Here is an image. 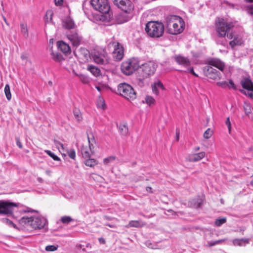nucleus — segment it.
<instances>
[{
	"instance_id": "nucleus-1",
	"label": "nucleus",
	"mask_w": 253,
	"mask_h": 253,
	"mask_svg": "<svg viewBox=\"0 0 253 253\" xmlns=\"http://www.w3.org/2000/svg\"><path fill=\"white\" fill-rule=\"evenodd\" d=\"M234 24L232 22H226L223 19H218L216 24V32L219 37H227L232 40L229 44L232 48L236 46L241 45L243 42V38L241 35L235 34L232 32Z\"/></svg>"
},
{
	"instance_id": "nucleus-2",
	"label": "nucleus",
	"mask_w": 253,
	"mask_h": 253,
	"mask_svg": "<svg viewBox=\"0 0 253 253\" xmlns=\"http://www.w3.org/2000/svg\"><path fill=\"white\" fill-rule=\"evenodd\" d=\"M166 30L170 34L177 35L181 33L184 29L185 23L180 16L170 15L165 20Z\"/></svg>"
},
{
	"instance_id": "nucleus-3",
	"label": "nucleus",
	"mask_w": 253,
	"mask_h": 253,
	"mask_svg": "<svg viewBox=\"0 0 253 253\" xmlns=\"http://www.w3.org/2000/svg\"><path fill=\"white\" fill-rule=\"evenodd\" d=\"M18 222L21 225L29 226L35 230L43 229L47 224V219L39 214L23 216Z\"/></svg>"
},
{
	"instance_id": "nucleus-4",
	"label": "nucleus",
	"mask_w": 253,
	"mask_h": 253,
	"mask_svg": "<svg viewBox=\"0 0 253 253\" xmlns=\"http://www.w3.org/2000/svg\"><path fill=\"white\" fill-rule=\"evenodd\" d=\"M114 3L124 11L119 16L118 22L123 23L128 21L131 17L129 14L133 9V6L130 0H114Z\"/></svg>"
},
{
	"instance_id": "nucleus-5",
	"label": "nucleus",
	"mask_w": 253,
	"mask_h": 253,
	"mask_svg": "<svg viewBox=\"0 0 253 253\" xmlns=\"http://www.w3.org/2000/svg\"><path fill=\"white\" fill-rule=\"evenodd\" d=\"M145 29L151 37L159 38L164 34V26L161 22L150 21L146 24Z\"/></svg>"
},
{
	"instance_id": "nucleus-6",
	"label": "nucleus",
	"mask_w": 253,
	"mask_h": 253,
	"mask_svg": "<svg viewBox=\"0 0 253 253\" xmlns=\"http://www.w3.org/2000/svg\"><path fill=\"white\" fill-rule=\"evenodd\" d=\"M120 94L128 100H133L136 97V93L132 87L126 83L120 84L118 87Z\"/></svg>"
},
{
	"instance_id": "nucleus-7",
	"label": "nucleus",
	"mask_w": 253,
	"mask_h": 253,
	"mask_svg": "<svg viewBox=\"0 0 253 253\" xmlns=\"http://www.w3.org/2000/svg\"><path fill=\"white\" fill-rule=\"evenodd\" d=\"M107 48L112 52V56L115 60L120 61L123 59L124 55V47L118 42H110Z\"/></svg>"
},
{
	"instance_id": "nucleus-8",
	"label": "nucleus",
	"mask_w": 253,
	"mask_h": 253,
	"mask_svg": "<svg viewBox=\"0 0 253 253\" xmlns=\"http://www.w3.org/2000/svg\"><path fill=\"white\" fill-rule=\"evenodd\" d=\"M139 66L138 59L133 58L123 62L121 65V71L126 75H130L136 71Z\"/></svg>"
},
{
	"instance_id": "nucleus-9",
	"label": "nucleus",
	"mask_w": 253,
	"mask_h": 253,
	"mask_svg": "<svg viewBox=\"0 0 253 253\" xmlns=\"http://www.w3.org/2000/svg\"><path fill=\"white\" fill-rule=\"evenodd\" d=\"M88 145H83L81 148V153L83 158H89L94 153V148L96 141L93 136L88 135Z\"/></svg>"
},
{
	"instance_id": "nucleus-10",
	"label": "nucleus",
	"mask_w": 253,
	"mask_h": 253,
	"mask_svg": "<svg viewBox=\"0 0 253 253\" xmlns=\"http://www.w3.org/2000/svg\"><path fill=\"white\" fill-rule=\"evenodd\" d=\"M92 57L94 62L98 64L106 65L109 63L110 58L104 49L97 48L92 53Z\"/></svg>"
},
{
	"instance_id": "nucleus-11",
	"label": "nucleus",
	"mask_w": 253,
	"mask_h": 253,
	"mask_svg": "<svg viewBox=\"0 0 253 253\" xmlns=\"http://www.w3.org/2000/svg\"><path fill=\"white\" fill-rule=\"evenodd\" d=\"M93 8L102 13H107L110 9L108 0H90Z\"/></svg>"
},
{
	"instance_id": "nucleus-12",
	"label": "nucleus",
	"mask_w": 253,
	"mask_h": 253,
	"mask_svg": "<svg viewBox=\"0 0 253 253\" xmlns=\"http://www.w3.org/2000/svg\"><path fill=\"white\" fill-rule=\"evenodd\" d=\"M18 207V204L7 201H0V214H10Z\"/></svg>"
},
{
	"instance_id": "nucleus-13",
	"label": "nucleus",
	"mask_w": 253,
	"mask_h": 253,
	"mask_svg": "<svg viewBox=\"0 0 253 253\" xmlns=\"http://www.w3.org/2000/svg\"><path fill=\"white\" fill-rule=\"evenodd\" d=\"M157 67V64L153 61H149L143 64L140 67L142 71V76L144 77H148L153 75Z\"/></svg>"
},
{
	"instance_id": "nucleus-14",
	"label": "nucleus",
	"mask_w": 253,
	"mask_h": 253,
	"mask_svg": "<svg viewBox=\"0 0 253 253\" xmlns=\"http://www.w3.org/2000/svg\"><path fill=\"white\" fill-rule=\"evenodd\" d=\"M204 72L205 75L209 78L213 80H217L221 78L220 72L210 65H206L204 68Z\"/></svg>"
},
{
	"instance_id": "nucleus-15",
	"label": "nucleus",
	"mask_w": 253,
	"mask_h": 253,
	"mask_svg": "<svg viewBox=\"0 0 253 253\" xmlns=\"http://www.w3.org/2000/svg\"><path fill=\"white\" fill-rule=\"evenodd\" d=\"M67 37L71 42L73 46H78L82 40L76 31H70L67 33Z\"/></svg>"
},
{
	"instance_id": "nucleus-16",
	"label": "nucleus",
	"mask_w": 253,
	"mask_h": 253,
	"mask_svg": "<svg viewBox=\"0 0 253 253\" xmlns=\"http://www.w3.org/2000/svg\"><path fill=\"white\" fill-rule=\"evenodd\" d=\"M175 61L176 63L184 67L185 69L190 67L191 65V62L190 60L186 57L183 56L181 55H177L174 56Z\"/></svg>"
},
{
	"instance_id": "nucleus-17",
	"label": "nucleus",
	"mask_w": 253,
	"mask_h": 253,
	"mask_svg": "<svg viewBox=\"0 0 253 253\" xmlns=\"http://www.w3.org/2000/svg\"><path fill=\"white\" fill-rule=\"evenodd\" d=\"M211 66H214L220 71H223L224 68V64L219 59L213 58L209 60V65Z\"/></svg>"
},
{
	"instance_id": "nucleus-18",
	"label": "nucleus",
	"mask_w": 253,
	"mask_h": 253,
	"mask_svg": "<svg viewBox=\"0 0 253 253\" xmlns=\"http://www.w3.org/2000/svg\"><path fill=\"white\" fill-rule=\"evenodd\" d=\"M152 89L154 94L158 95L160 90H163L164 87L163 84L160 81L157 80L152 84Z\"/></svg>"
},
{
	"instance_id": "nucleus-19",
	"label": "nucleus",
	"mask_w": 253,
	"mask_h": 253,
	"mask_svg": "<svg viewBox=\"0 0 253 253\" xmlns=\"http://www.w3.org/2000/svg\"><path fill=\"white\" fill-rule=\"evenodd\" d=\"M62 25L65 28L68 29H73L75 27L74 22L70 17H66L63 19Z\"/></svg>"
},
{
	"instance_id": "nucleus-20",
	"label": "nucleus",
	"mask_w": 253,
	"mask_h": 253,
	"mask_svg": "<svg viewBox=\"0 0 253 253\" xmlns=\"http://www.w3.org/2000/svg\"><path fill=\"white\" fill-rule=\"evenodd\" d=\"M242 87L249 91L253 92V84L249 79L246 78L241 82Z\"/></svg>"
},
{
	"instance_id": "nucleus-21",
	"label": "nucleus",
	"mask_w": 253,
	"mask_h": 253,
	"mask_svg": "<svg viewBox=\"0 0 253 253\" xmlns=\"http://www.w3.org/2000/svg\"><path fill=\"white\" fill-rule=\"evenodd\" d=\"M119 132L122 135L126 136L128 133V128L126 122L123 121L120 123L118 125Z\"/></svg>"
},
{
	"instance_id": "nucleus-22",
	"label": "nucleus",
	"mask_w": 253,
	"mask_h": 253,
	"mask_svg": "<svg viewBox=\"0 0 253 253\" xmlns=\"http://www.w3.org/2000/svg\"><path fill=\"white\" fill-rule=\"evenodd\" d=\"M205 156V153L204 152H202L190 155L189 156L188 160L189 161L192 162H197L202 159Z\"/></svg>"
},
{
	"instance_id": "nucleus-23",
	"label": "nucleus",
	"mask_w": 253,
	"mask_h": 253,
	"mask_svg": "<svg viewBox=\"0 0 253 253\" xmlns=\"http://www.w3.org/2000/svg\"><path fill=\"white\" fill-rule=\"evenodd\" d=\"M57 46L63 52L68 53L70 52V47L63 41H59L57 43Z\"/></svg>"
},
{
	"instance_id": "nucleus-24",
	"label": "nucleus",
	"mask_w": 253,
	"mask_h": 253,
	"mask_svg": "<svg viewBox=\"0 0 253 253\" xmlns=\"http://www.w3.org/2000/svg\"><path fill=\"white\" fill-rule=\"evenodd\" d=\"M20 30V33L23 37L25 39H27L29 37V31L27 23L25 22L21 23Z\"/></svg>"
},
{
	"instance_id": "nucleus-25",
	"label": "nucleus",
	"mask_w": 253,
	"mask_h": 253,
	"mask_svg": "<svg viewBox=\"0 0 253 253\" xmlns=\"http://www.w3.org/2000/svg\"><path fill=\"white\" fill-rule=\"evenodd\" d=\"M146 223L141 220H131L129 221L128 224L126 226V227H136L140 228L143 227Z\"/></svg>"
},
{
	"instance_id": "nucleus-26",
	"label": "nucleus",
	"mask_w": 253,
	"mask_h": 253,
	"mask_svg": "<svg viewBox=\"0 0 253 253\" xmlns=\"http://www.w3.org/2000/svg\"><path fill=\"white\" fill-rule=\"evenodd\" d=\"M249 243L250 239L248 238L236 239L233 241L234 245L238 246H245Z\"/></svg>"
},
{
	"instance_id": "nucleus-27",
	"label": "nucleus",
	"mask_w": 253,
	"mask_h": 253,
	"mask_svg": "<svg viewBox=\"0 0 253 253\" xmlns=\"http://www.w3.org/2000/svg\"><path fill=\"white\" fill-rule=\"evenodd\" d=\"M51 55L53 60L56 62H60L63 59L62 55L58 52H54L51 48Z\"/></svg>"
},
{
	"instance_id": "nucleus-28",
	"label": "nucleus",
	"mask_w": 253,
	"mask_h": 253,
	"mask_svg": "<svg viewBox=\"0 0 253 253\" xmlns=\"http://www.w3.org/2000/svg\"><path fill=\"white\" fill-rule=\"evenodd\" d=\"M88 69L95 77H98L100 75V69L95 66L88 65Z\"/></svg>"
},
{
	"instance_id": "nucleus-29",
	"label": "nucleus",
	"mask_w": 253,
	"mask_h": 253,
	"mask_svg": "<svg viewBox=\"0 0 253 253\" xmlns=\"http://www.w3.org/2000/svg\"><path fill=\"white\" fill-rule=\"evenodd\" d=\"M53 14V12L51 10H48L46 11L44 16V21L45 24L52 22Z\"/></svg>"
},
{
	"instance_id": "nucleus-30",
	"label": "nucleus",
	"mask_w": 253,
	"mask_h": 253,
	"mask_svg": "<svg viewBox=\"0 0 253 253\" xmlns=\"http://www.w3.org/2000/svg\"><path fill=\"white\" fill-rule=\"evenodd\" d=\"M87 159L84 162L85 165L89 167H93L97 164V161L94 159L87 158Z\"/></svg>"
},
{
	"instance_id": "nucleus-31",
	"label": "nucleus",
	"mask_w": 253,
	"mask_h": 253,
	"mask_svg": "<svg viewBox=\"0 0 253 253\" xmlns=\"http://www.w3.org/2000/svg\"><path fill=\"white\" fill-rule=\"evenodd\" d=\"M145 102L149 106L153 105L155 103V99L149 95H147L145 98Z\"/></svg>"
},
{
	"instance_id": "nucleus-32",
	"label": "nucleus",
	"mask_w": 253,
	"mask_h": 253,
	"mask_svg": "<svg viewBox=\"0 0 253 253\" xmlns=\"http://www.w3.org/2000/svg\"><path fill=\"white\" fill-rule=\"evenodd\" d=\"M4 93L7 100H10L11 98V94L9 84H6L4 87Z\"/></svg>"
},
{
	"instance_id": "nucleus-33",
	"label": "nucleus",
	"mask_w": 253,
	"mask_h": 253,
	"mask_svg": "<svg viewBox=\"0 0 253 253\" xmlns=\"http://www.w3.org/2000/svg\"><path fill=\"white\" fill-rule=\"evenodd\" d=\"M91 177L96 181L99 182H102L104 179L101 176L98 175L95 173H92L91 175Z\"/></svg>"
},
{
	"instance_id": "nucleus-34",
	"label": "nucleus",
	"mask_w": 253,
	"mask_h": 253,
	"mask_svg": "<svg viewBox=\"0 0 253 253\" xmlns=\"http://www.w3.org/2000/svg\"><path fill=\"white\" fill-rule=\"evenodd\" d=\"M212 130L210 128H208L204 133L203 136L205 139H209L212 136Z\"/></svg>"
},
{
	"instance_id": "nucleus-35",
	"label": "nucleus",
	"mask_w": 253,
	"mask_h": 253,
	"mask_svg": "<svg viewBox=\"0 0 253 253\" xmlns=\"http://www.w3.org/2000/svg\"><path fill=\"white\" fill-rule=\"evenodd\" d=\"M97 107L102 109H104L105 106V103L104 99L99 97L97 102Z\"/></svg>"
},
{
	"instance_id": "nucleus-36",
	"label": "nucleus",
	"mask_w": 253,
	"mask_h": 253,
	"mask_svg": "<svg viewBox=\"0 0 253 253\" xmlns=\"http://www.w3.org/2000/svg\"><path fill=\"white\" fill-rule=\"evenodd\" d=\"M58 245H48L46 246L45 250L47 252H54L57 250Z\"/></svg>"
},
{
	"instance_id": "nucleus-37",
	"label": "nucleus",
	"mask_w": 253,
	"mask_h": 253,
	"mask_svg": "<svg viewBox=\"0 0 253 253\" xmlns=\"http://www.w3.org/2000/svg\"><path fill=\"white\" fill-rule=\"evenodd\" d=\"M116 158L114 156H110L106 158L103 160V163L104 165H108L109 163L113 162L115 160Z\"/></svg>"
},
{
	"instance_id": "nucleus-38",
	"label": "nucleus",
	"mask_w": 253,
	"mask_h": 253,
	"mask_svg": "<svg viewBox=\"0 0 253 253\" xmlns=\"http://www.w3.org/2000/svg\"><path fill=\"white\" fill-rule=\"evenodd\" d=\"M66 152L68 153L70 158L75 160L76 158V152L74 149L67 150Z\"/></svg>"
},
{
	"instance_id": "nucleus-39",
	"label": "nucleus",
	"mask_w": 253,
	"mask_h": 253,
	"mask_svg": "<svg viewBox=\"0 0 253 253\" xmlns=\"http://www.w3.org/2000/svg\"><path fill=\"white\" fill-rule=\"evenodd\" d=\"M226 219L225 218L217 219L215 221V224L217 226H220L221 225L225 223Z\"/></svg>"
},
{
	"instance_id": "nucleus-40",
	"label": "nucleus",
	"mask_w": 253,
	"mask_h": 253,
	"mask_svg": "<svg viewBox=\"0 0 253 253\" xmlns=\"http://www.w3.org/2000/svg\"><path fill=\"white\" fill-rule=\"evenodd\" d=\"M2 222L10 227L16 228V225L8 218L2 219Z\"/></svg>"
},
{
	"instance_id": "nucleus-41",
	"label": "nucleus",
	"mask_w": 253,
	"mask_h": 253,
	"mask_svg": "<svg viewBox=\"0 0 253 253\" xmlns=\"http://www.w3.org/2000/svg\"><path fill=\"white\" fill-rule=\"evenodd\" d=\"M45 152L47 154L55 161H59L60 158L49 150H45Z\"/></svg>"
},
{
	"instance_id": "nucleus-42",
	"label": "nucleus",
	"mask_w": 253,
	"mask_h": 253,
	"mask_svg": "<svg viewBox=\"0 0 253 253\" xmlns=\"http://www.w3.org/2000/svg\"><path fill=\"white\" fill-rule=\"evenodd\" d=\"M72 220H73V219H72V218L71 217L68 216H63L61 218V221L63 223H66V224L69 223Z\"/></svg>"
},
{
	"instance_id": "nucleus-43",
	"label": "nucleus",
	"mask_w": 253,
	"mask_h": 253,
	"mask_svg": "<svg viewBox=\"0 0 253 253\" xmlns=\"http://www.w3.org/2000/svg\"><path fill=\"white\" fill-rule=\"evenodd\" d=\"M244 108L245 113L247 115H249V114H250L251 113V107H250V105L249 104H248L247 103H245L244 105Z\"/></svg>"
},
{
	"instance_id": "nucleus-44",
	"label": "nucleus",
	"mask_w": 253,
	"mask_h": 253,
	"mask_svg": "<svg viewBox=\"0 0 253 253\" xmlns=\"http://www.w3.org/2000/svg\"><path fill=\"white\" fill-rule=\"evenodd\" d=\"M218 86H221L222 88H226L228 86V83L226 81L219 82L216 83Z\"/></svg>"
},
{
	"instance_id": "nucleus-45",
	"label": "nucleus",
	"mask_w": 253,
	"mask_h": 253,
	"mask_svg": "<svg viewBox=\"0 0 253 253\" xmlns=\"http://www.w3.org/2000/svg\"><path fill=\"white\" fill-rule=\"evenodd\" d=\"M80 80L84 83H87L88 82V79L85 76L83 75H78Z\"/></svg>"
},
{
	"instance_id": "nucleus-46",
	"label": "nucleus",
	"mask_w": 253,
	"mask_h": 253,
	"mask_svg": "<svg viewBox=\"0 0 253 253\" xmlns=\"http://www.w3.org/2000/svg\"><path fill=\"white\" fill-rule=\"evenodd\" d=\"M183 71L189 72V73H191L192 74H193L194 76H195L196 77H198V75L196 73H195V72L194 71L193 68H190V67H188V68H186V70H183Z\"/></svg>"
},
{
	"instance_id": "nucleus-47",
	"label": "nucleus",
	"mask_w": 253,
	"mask_h": 253,
	"mask_svg": "<svg viewBox=\"0 0 253 253\" xmlns=\"http://www.w3.org/2000/svg\"><path fill=\"white\" fill-rule=\"evenodd\" d=\"M246 10L248 14L253 15V4L248 5L246 7Z\"/></svg>"
},
{
	"instance_id": "nucleus-48",
	"label": "nucleus",
	"mask_w": 253,
	"mask_h": 253,
	"mask_svg": "<svg viewBox=\"0 0 253 253\" xmlns=\"http://www.w3.org/2000/svg\"><path fill=\"white\" fill-rule=\"evenodd\" d=\"M225 124L228 127L229 132L230 133L231 129V124L230 123L229 117H227L226 118V120L225 121Z\"/></svg>"
},
{
	"instance_id": "nucleus-49",
	"label": "nucleus",
	"mask_w": 253,
	"mask_h": 253,
	"mask_svg": "<svg viewBox=\"0 0 253 253\" xmlns=\"http://www.w3.org/2000/svg\"><path fill=\"white\" fill-rule=\"evenodd\" d=\"M74 116H75L76 119L78 121L81 120L82 117H81V115L80 114V112H79V111H77V110L74 111Z\"/></svg>"
},
{
	"instance_id": "nucleus-50",
	"label": "nucleus",
	"mask_w": 253,
	"mask_h": 253,
	"mask_svg": "<svg viewBox=\"0 0 253 253\" xmlns=\"http://www.w3.org/2000/svg\"><path fill=\"white\" fill-rule=\"evenodd\" d=\"M146 245L148 248L152 249H159L158 246L156 244H153L150 242H147Z\"/></svg>"
},
{
	"instance_id": "nucleus-51",
	"label": "nucleus",
	"mask_w": 253,
	"mask_h": 253,
	"mask_svg": "<svg viewBox=\"0 0 253 253\" xmlns=\"http://www.w3.org/2000/svg\"><path fill=\"white\" fill-rule=\"evenodd\" d=\"M225 240H217V241H215L214 242H211L209 243V244H210V246H214L216 244H218L222 242H223Z\"/></svg>"
},
{
	"instance_id": "nucleus-52",
	"label": "nucleus",
	"mask_w": 253,
	"mask_h": 253,
	"mask_svg": "<svg viewBox=\"0 0 253 253\" xmlns=\"http://www.w3.org/2000/svg\"><path fill=\"white\" fill-rule=\"evenodd\" d=\"M58 150L59 151V152H60V153L62 154H63L67 150L66 149V148L64 147V145L62 143H61L60 148L58 149Z\"/></svg>"
},
{
	"instance_id": "nucleus-53",
	"label": "nucleus",
	"mask_w": 253,
	"mask_h": 253,
	"mask_svg": "<svg viewBox=\"0 0 253 253\" xmlns=\"http://www.w3.org/2000/svg\"><path fill=\"white\" fill-rule=\"evenodd\" d=\"M228 86L229 87H231V88H235V84L233 83V82L230 80L229 82V84H228Z\"/></svg>"
},
{
	"instance_id": "nucleus-54",
	"label": "nucleus",
	"mask_w": 253,
	"mask_h": 253,
	"mask_svg": "<svg viewBox=\"0 0 253 253\" xmlns=\"http://www.w3.org/2000/svg\"><path fill=\"white\" fill-rule=\"evenodd\" d=\"M54 145H55L56 147L58 149L61 144V143L57 140H54Z\"/></svg>"
},
{
	"instance_id": "nucleus-55",
	"label": "nucleus",
	"mask_w": 253,
	"mask_h": 253,
	"mask_svg": "<svg viewBox=\"0 0 253 253\" xmlns=\"http://www.w3.org/2000/svg\"><path fill=\"white\" fill-rule=\"evenodd\" d=\"M55 3L56 5L60 6L63 3V0H54Z\"/></svg>"
},
{
	"instance_id": "nucleus-56",
	"label": "nucleus",
	"mask_w": 253,
	"mask_h": 253,
	"mask_svg": "<svg viewBox=\"0 0 253 253\" xmlns=\"http://www.w3.org/2000/svg\"><path fill=\"white\" fill-rule=\"evenodd\" d=\"M199 201V200H198L197 202L196 203H194V207L198 208L200 207L201 204V201Z\"/></svg>"
},
{
	"instance_id": "nucleus-57",
	"label": "nucleus",
	"mask_w": 253,
	"mask_h": 253,
	"mask_svg": "<svg viewBox=\"0 0 253 253\" xmlns=\"http://www.w3.org/2000/svg\"><path fill=\"white\" fill-rule=\"evenodd\" d=\"M16 144H17V145L20 148H22V145L21 143V142L20 141V140L18 138L16 139Z\"/></svg>"
},
{
	"instance_id": "nucleus-58",
	"label": "nucleus",
	"mask_w": 253,
	"mask_h": 253,
	"mask_svg": "<svg viewBox=\"0 0 253 253\" xmlns=\"http://www.w3.org/2000/svg\"><path fill=\"white\" fill-rule=\"evenodd\" d=\"M98 241L100 244H104L105 243V240L103 238H99Z\"/></svg>"
},
{
	"instance_id": "nucleus-59",
	"label": "nucleus",
	"mask_w": 253,
	"mask_h": 253,
	"mask_svg": "<svg viewBox=\"0 0 253 253\" xmlns=\"http://www.w3.org/2000/svg\"><path fill=\"white\" fill-rule=\"evenodd\" d=\"M105 225L107 226H109L110 228H114V227H116L115 225H114V224H109V223L106 224Z\"/></svg>"
},
{
	"instance_id": "nucleus-60",
	"label": "nucleus",
	"mask_w": 253,
	"mask_h": 253,
	"mask_svg": "<svg viewBox=\"0 0 253 253\" xmlns=\"http://www.w3.org/2000/svg\"><path fill=\"white\" fill-rule=\"evenodd\" d=\"M179 131H176V140H179Z\"/></svg>"
},
{
	"instance_id": "nucleus-61",
	"label": "nucleus",
	"mask_w": 253,
	"mask_h": 253,
	"mask_svg": "<svg viewBox=\"0 0 253 253\" xmlns=\"http://www.w3.org/2000/svg\"><path fill=\"white\" fill-rule=\"evenodd\" d=\"M45 173L47 175L50 176L51 175V171L50 170L47 169L45 171Z\"/></svg>"
},
{
	"instance_id": "nucleus-62",
	"label": "nucleus",
	"mask_w": 253,
	"mask_h": 253,
	"mask_svg": "<svg viewBox=\"0 0 253 253\" xmlns=\"http://www.w3.org/2000/svg\"><path fill=\"white\" fill-rule=\"evenodd\" d=\"M146 191L149 192H152V188L150 187H147L146 188Z\"/></svg>"
},
{
	"instance_id": "nucleus-63",
	"label": "nucleus",
	"mask_w": 253,
	"mask_h": 253,
	"mask_svg": "<svg viewBox=\"0 0 253 253\" xmlns=\"http://www.w3.org/2000/svg\"><path fill=\"white\" fill-rule=\"evenodd\" d=\"M3 19L4 21L6 23V24L7 26H9V24L7 23L6 18L5 17L3 16Z\"/></svg>"
},
{
	"instance_id": "nucleus-64",
	"label": "nucleus",
	"mask_w": 253,
	"mask_h": 253,
	"mask_svg": "<svg viewBox=\"0 0 253 253\" xmlns=\"http://www.w3.org/2000/svg\"><path fill=\"white\" fill-rule=\"evenodd\" d=\"M249 95L251 98H253V92L251 91V92L249 93Z\"/></svg>"
}]
</instances>
